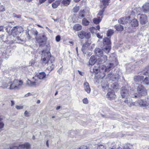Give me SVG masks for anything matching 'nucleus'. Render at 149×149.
<instances>
[{
  "instance_id": "f257e3e1",
  "label": "nucleus",
  "mask_w": 149,
  "mask_h": 149,
  "mask_svg": "<svg viewBox=\"0 0 149 149\" xmlns=\"http://www.w3.org/2000/svg\"><path fill=\"white\" fill-rule=\"evenodd\" d=\"M54 61V58L51 56L49 52H42L41 63L43 65H45L47 63L48 64L52 63Z\"/></svg>"
},
{
  "instance_id": "f03ea898",
  "label": "nucleus",
  "mask_w": 149,
  "mask_h": 149,
  "mask_svg": "<svg viewBox=\"0 0 149 149\" xmlns=\"http://www.w3.org/2000/svg\"><path fill=\"white\" fill-rule=\"evenodd\" d=\"M22 80L15 79L12 83H10L9 89L10 90H17L19 89L23 84Z\"/></svg>"
},
{
  "instance_id": "7ed1b4c3",
  "label": "nucleus",
  "mask_w": 149,
  "mask_h": 149,
  "mask_svg": "<svg viewBox=\"0 0 149 149\" xmlns=\"http://www.w3.org/2000/svg\"><path fill=\"white\" fill-rule=\"evenodd\" d=\"M103 42L104 45L103 50L106 53H109L111 47L110 39L107 37L104 38L103 39Z\"/></svg>"
},
{
  "instance_id": "20e7f679",
  "label": "nucleus",
  "mask_w": 149,
  "mask_h": 149,
  "mask_svg": "<svg viewBox=\"0 0 149 149\" xmlns=\"http://www.w3.org/2000/svg\"><path fill=\"white\" fill-rule=\"evenodd\" d=\"M99 67L100 72L104 73L109 72L114 67V65L113 63H110L106 66L104 65H99Z\"/></svg>"
},
{
  "instance_id": "39448f33",
  "label": "nucleus",
  "mask_w": 149,
  "mask_h": 149,
  "mask_svg": "<svg viewBox=\"0 0 149 149\" xmlns=\"http://www.w3.org/2000/svg\"><path fill=\"white\" fill-rule=\"evenodd\" d=\"M137 90L139 96H144L146 94V91L144 86L141 84H139L137 88Z\"/></svg>"
},
{
  "instance_id": "423d86ee",
  "label": "nucleus",
  "mask_w": 149,
  "mask_h": 149,
  "mask_svg": "<svg viewBox=\"0 0 149 149\" xmlns=\"http://www.w3.org/2000/svg\"><path fill=\"white\" fill-rule=\"evenodd\" d=\"M36 39L37 42L39 43L40 46L44 45L47 40V38L44 34L43 35L42 37L40 36Z\"/></svg>"
},
{
  "instance_id": "0eeeda50",
  "label": "nucleus",
  "mask_w": 149,
  "mask_h": 149,
  "mask_svg": "<svg viewBox=\"0 0 149 149\" xmlns=\"http://www.w3.org/2000/svg\"><path fill=\"white\" fill-rule=\"evenodd\" d=\"M121 94L123 99L122 101L124 102H127L128 100L125 97H127L128 96L129 94V91L126 89H123L121 91Z\"/></svg>"
},
{
  "instance_id": "6e6552de",
  "label": "nucleus",
  "mask_w": 149,
  "mask_h": 149,
  "mask_svg": "<svg viewBox=\"0 0 149 149\" xmlns=\"http://www.w3.org/2000/svg\"><path fill=\"white\" fill-rule=\"evenodd\" d=\"M30 144L27 143L19 145L18 147L14 146L11 149H30Z\"/></svg>"
},
{
  "instance_id": "1a4fd4ad",
  "label": "nucleus",
  "mask_w": 149,
  "mask_h": 149,
  "mask_svg": "<svg viewBox=\"0 0 149 149\" xmlns=\"http://www.w3.org/2000/svg\"><path fill=\"white\" fill-rule=\"evenodd\" d=\"M22 31V29L20 26H15L11 30L12 33L16 35H19Z\"/></svg>"
},
{
  "instance_id": "9d476101",
  "label": "nucleus",
  "mask_w": 149,
  "mask_h": 149,
  "mask_svg": "<svg viewBox=\"0 0 149 149\" xmlns=\"http://www.w3.org/2000/svg\"><path fill=\"white\" fill-rule=\"evenodd\" d=\"M108 92L107 94V96L109 100H113L115 99L116 97L114 92L113 90L111 89L108 91Z\"/></svg>"
},
{
  "instance_id": "9b49d317",
  "label": "nucleus",
  "mask_w": 149,
  "mask_h": 149,
  "mask_svg": "<svg viewBox=\"0 0 149 149\" xmlns=\"http://www.w3.org/2000/svg\"><path fill=\"white\" fill-rule=\"evenodd\" d=\"M90 44L86 42L83 45L81 50L84 54H86L88 52L90 48Z\"/></svg>"
},
{
  "instance_id": "f8f14e48",
  "label": "nucleus",
  "mask_w": 149,
  "mask_h": 149,
  "mask_svg": "<svg viewBox=\"0 0 149 149\" xmlns=\"http://www.w3.org/2000/svg\"><path fill=\"white\" fill-rule=\"evenodd\" d=\"M99 58L97 61L99 64H102L105 63L107 60V57L105 55H103Z\"/></svg>"
},
{
  "instance_id": "ddd939ff",
  "label": "nucleus",
  "mask_w": 149,
  "mask_h": 149,
  "mask_svg": "<svg viewBox=\"0 0 149 149\" xmlns=\"http://www.w3.org/2000/svg\"><path fill=\"white\" fill-rule=\"evenodd\" d=\"M130 18V16L124 17L118 20V22L120 24H126L129 21Z\"/></svg>"
},
{
  "instance_id": "4468645a",
  "label": "nucleus",
  "mask_w": 149,
  "mask_h": 149,
  "mask_svg": "<svg viewBox=\"0 0 149 149\" xmlns=\"http://www.w3.org/2000/svg\"><path fill=\"white\" fill-rule=\"evenodd\" d=\"M108 78L109 80L114 81L115 80H118L119 78L118 74L116 75H113L111 73H109L108 75Z\"/></svg>"
},
{
  "instance_id": "2eb2a0df",
  "label": "nucleus",
  "mask_w": 149,
  "mask_h": 149,
  "mask_svg": "<svg viewBox=\"0 0 149 149\" xmlns=\"http://www.w3.org/2000/svg\"><path fill=\"white\" fill-rule=\"evenodd\" d=\"M140 22L141 24H145L147 22V17L145 15H142L140 16Z\"/></svg>"
},
{
  "instance_id": "dca6fc26",
  "label": "nucleus",
  "mask_w": 149,
  "mask_h": 149,
  "mask_svg": "<svg viewBox=\"0 0 149 149\" xmlns=\"http://www.w3.org/2000/svg\"><path fill=\"white\" fill-rule=\"evenodd\" d=\"M84 87L85 91L88 93H90L91 89L89 84L87 82H85L84 84Z\"/></svg>"
},
{
  "instance_id": "f3484780",
  "label": "nucleus",
  "mask_w": 149,
  "mask_h": 149,
  "mask_svg": "<svg viewBox=\"0 0 149 149\" xmlns=\"http://www.w3.org/2000/svg\"><path fill=\"white\" fill-rule=\"evenodd\" d=\"M95 52L96 55L98 57L101 56L103 55V51L99 48H96L95 49Z\"/></svg>"
},
{
  "instance_id": "a211bd4d",
  "label": "nucleus",
  "mask_w": 149,
  "mask_h": 149,
  "mask_svg": "<svg viewBox=\"0 0 149 149\" xmlns=\"http://www.w3.org/2000/svg\"><path fill=\"white\" fill-rule=\"evenodd\" d=\"M91 72L94 73L95 74H97L98 72H100L99 66H95L93 68L91 69Z\"/></svg>"
},
{
  "instance_id": "6ab92c4d",
  "label": "nucleus",
  "mask_w": 149,
  "mask_h": 149,
  "mask_svg": "<svg viewBox=\"0 0 149 149\" xmlns=\"http://www.w3.org/2000/svg\"><path fill=\"white\" fill-rule=\"evenodd\" d=\"M110 0H102V3L103 5H101V8H104L106 6H108L110 3Z\"/></svg>"
},
{
  "instance_id": "aec40b11",
  "label": "nucleus",
  "mask_w": 149,
  "mask_h": 149,
  "mask_svg": "<svg viewBox=\"0 0 149 149\" xmlns=\"http://www.w3.org/2000/svg\"><path fill=\"white\" fill-rule=\"evenodd\" d=\"M143 10L145 13H147L149 11V3H146L142 6Z\"/></svg>"
},
{
  "instance_id": "412c9836",
  "label": "nucleus",
  "mask_w": 149,
  "mask_h": 149,
  "mask_svg": "<svg viewBox=\"0 0 149 149\" xmlns=\"http://www.w3.org/2000/svg\"><path fill=\"white\" fill-rule=\"evenodd\" d=\"M102 17H97V18H95L93 19V22L95 24H98L101 21Z\"/></svg>"
},
{
  "instance_id": "4be33fe9",
  "label": "nucleus",
  "mask_w": 149,
  "mask_h": 149,
  "mask_svg": "<svg viewBox=\"0 0 149 149\" xmlns=\"http://www.w3.org/2000/svg\"><path fill=\"white\" fill-rule=\"evenodd\" d=\"M143 78L144 77L142 76H136L134 77V80L136 82H139L143 80Z\"/></svg>"
},
{
  "instance_id": "5701e85b",
  "label": "nucleus",
  "mask_w": 149,
  "mask_h": 149,
  "mask_svg": "<svg viewBox=\"0 0 149 149\" xmlns=\"http://www.w3.org/2000/svg\"><path fill=\"white\" fill-rule=\"evenodd\" d=\"M137 105H139L141 107L147 108L149 107V103H136Z\"/></svg>"
},
{
  "instance_id": "b1692460",
  "label": "nucleus",
  "mask_w": 149,
  "mask_h": 149,
  "mask_svg": "<svg viewBox=\"0 0 149 149\" xmlns=\"http://www.w3.org/2000/svg\"><path fill=\"white\" fill-rule=\"evenodd\" d=\"M96 61V59L95 57L94 56H92L89 59V63L90 65H92L95 64Z\"/></svg>"
},
{
  "instance_id": "393cba45",
  "label": "nucleus",
  "mask_w": 149,
  "mask_h": 149,
  "mask_svg": "<svg viewBox=\"0 0 149 149\" xmlns=\"http://www.w3.org/2000/svg\"><path fill=\"white\" fill-rule=\"evenodd\" d=\"M46 76V74L44 72H40L37 74V77L40 79H43Z\"/></svg>"
},
{
  "instance_id": "a878e982",
  "label": "nucleus",
  "mask_w": 149,
  "mask_h": 149,
  "mask_svg": "<svg viewBox=\"0 0 149 149\" xmlns=\"http://www.w3.org/2000/svg\"><path fill=\"white\" fill-rule=\"evenodd\" d=\"M82 26L79 24H77L74 25L73 29L74 30L77 31L81 29Z\"/></svg>"
},
{
  "instance_id": "bb28decb",
  "label": "nucleus",
  "mask_w": 149,
  "mask_h": 149,
  "mask_svg": "<svg viewBox=\"0 0 149 149\" xmlns=\"http://www.w3.org/2000/svg\"><path fill=\"white\" fill-rule=\"evenodd\" d=\"M131 24L132 26L135 27L138 26V22L136 19H134L131 21Z\"/></svg>"
},
{
  "instance_id": "cd10ccee",
  "label": "nucleus",
  "mask_w": 149,
  "mask_h": 149,
  "mask_svg": "<svg viewBox=\"0 0 149 149\" xmlns=\"http://www.w3.org/2000/svg\"><path fill=\"white\" fill-rule=\"evenodd\" d=\"M114 28L118 31H122L123 29V26L120 24L115 25Z\"/></svg>"
},
{
  "instance_id": "c85d7f7f",
  "label": "nucleus",
  "mask_w": 149,
  "mask_h": 149,
  "mask_svg": "<svg viewBox=\"0 0 149 149\" xmlns=\"http://www.w3.org/2000/svg\"><path fill=\"white\" fill-rule=\"evenodd\" d=\"M143 73V74L149 76V66L145 68Z\"/></svg>"
},
{
  "instance_id": "c756f323",
  "label": "nucleus",
  "mask_w": 149,
  "mask_h": 149,
  "mask_svg": "<svg viewBox=\"0 0 149 149\" xmlns=\"http://www.w3.org/2000/svg\"><path fill=\"white\" fill-rule=\"evenodd\" d=\"M85 34V32L84 31H82L79 33H78V36L80 38L82 39L84 38Z\"/></svg>"
},
{
  "instance_id": "7c9ffc66",
  "label": "nucleus",
  "mask_w": 149,
  "mask_h": 149,
  "mask_svg": "<svg viewBox=\"0 0 149 149\" xmlns=\"http://www.w3.org/2000/svg\"><path fill=\"white\" fill-rule=\"evenodd\" d=\"M60 2L58 1H55L54 3H53L52 4V7L54 8H56L60 4Z\"/></svg>"
},
{
  "instance_id": "2f4dec72",
  "label": "nucleus",
  "mask_w": 149,
  "mask_h": 149,
  "mask_svg": "<svg viewBox=\"0 0 149 149\" xmlns=\"http://www.w3.org/2000/svg\"><path fill=\"white\" fill-rule=\"evenodd\" d=\"M82 23L83 25L86 26L88 25L90 22L86 18H84L82 20Z\"/></svg>"
},
{
  "instance_id": "473e14b6",
  "label": "nucleus",
  "mask_w": 149,
  "mask_h": 149,
  "mask_svg": "<svg viewBox=\"0 0 149 149\" xmlns=\"http://www.w3.org/2000/svg\"><path fill=\"white\" fill-rule=\"evenodd\" d=\"M111 88L115 89H118L119 88V85L118 83L116 82L114 83L111 85Z\"/></svg>"
},
{
  "instance_id": "72a5a7b5",
  "label": "nucleus",
  "mask_w": 149,
  "mask_h": 149,
  "mask_svg": "<svg viewBox=\"0 0 149 149\" xmlns=\"http://www.w3.org/2000/svg\"><path fill=\"white\" fill-rule=\"evenodd\" d=\"M71 0H63L62 3L65 6H67L70 3Z\"/></svg>"
},
{
  "instance_id": "f704fd0d",
  "label": "nucleus",
  "mask_w": 149,
  "mask_h": 149,
  "mask_svg": "<svg viewBox=\"0 0 149 149\" xmlns=\"http://www.w3.org/2000/svg\"><path fill=\"white\" fill-rule=\"evenodd\" d=\"M114 31L112 29H110L107 31V36L109 37L112 35Z\"/></svg>"
},
{
  "instance_id": "c9c22d12",
  "label": "nucleus",
  "mask_w": 149,
  "mask_h": 149,
  "mask_svg": "<svg viewBox=\"0 0 149 149\" xmlns=\"http://www.w3.org/2000/svg\"><path fill=\"white\" fill-rule=\"evenodd\" d=\"M143 84H144L148 85L149 84V78L146 77L143 81Z\"/></svg>"
},
{
  "instance_id": "e433bc0d",
  "label": "nucleus",
  "mask_w": 149,
  "mask_h": 149,
  "mask_svg": "<svg viewBox=\"0 0 149 149\" xmlns=\"http://www.w3.org/2000/svg\"><path fill=\"white\" fill-rule=\"evenodd\" d=\"M34 83V81H31L30 80H28L27 82V84L30 86H35Z\"/></svg>"
},
{
  "instance_id": "4c0bfd02",
  "label": "nucleus",
  "mask_w": 149,
  "mask_h": 149,
  "mask_svg": "<svg viewBox=\"0 0 149 149\" xmlns=\"http://www.w3.org/2000/svg\"><path fill=\"white\" fill-rule=\"evenodd\" d=\"M10 85V82L8 83H3L2 86V87L3 88H7Z\"/></svg>"
},
{
  "instance_id": "58836bf2",
  "label": "nucleus",
  "mask_w": 149,
  "mask_h": 149,
  "mask_svg": "<svg viewBox=\"0 0 149 149\" xmlns=\"http://www.w3.org/2000/svg\"><path fill=\"white\" fill-rule=\"evenodd\" d=\"M54 64H52L51 65H49V66L47 67V69L49 71H51L54 69Z\"/></svg>"
},
{
  "instance_id": "ea45409f",
  "label": "nucleus",
  "mask_w": 149,
  "mask_h": 149,
  "mask_svg": "<svg viewBox=\"0 0 149 149\" xmlns=\"http://www.w3.org/2000/svg\"><path fill=\"white\" fill-rule=\"evenodd\" d=\"M79 6H75L73 9V11L74 13H77L79 10Z\"/></svg>"
},
{
  "instance_id": "a19ab883",
  "label": "nucleus",
  "mask_w": 149,
  "mask_h": 149,
  "mask_svg": "<svg viewBox=\"0 0 149 149\" xmlns=\"http://www.w3.org/2000/svg\"><path fill=\"white\" fill-rule=\"evenodd\" d=\"M81 13V12H79L78 16V18L80 19H81L82 18L84 17L85 16L84 14L82 13Z\"/></svg>"
},
{
  "instance_id": "79ce46f5",
  "label": "nucleus",
  "mask_w": 149,
  "mask_h": 149,
  "mask_svg": "<svg viewBox=\"0 0 149 149\" xmlns=\"http://www.w3.org/2000/svg\"><path fill=\"white\" fill-rule=\"evenodd\" d=\"M6 36L4 35H0V38L3 41H5L6 40Z\"/></svg>"
},
{
  "instance_id": "37998d69",
  "label": "nucleus",
  "mask_w": 149,
  "mask_h": 149,
  "mask_svg": "<svg viewBox=\"0 0 149 149\" xmlns=\"http://www.w3.org/2000/svg\"><path fill=\"white\" fill-rule=\"evenodd\" d=\"M40 79H35V80L34 83L35 86L38 85L40 83L41 81L40 80Z\"/></svg>"
},
{
  "instance_id": "c03bdc74",
  "label": "nucleus",
  "mask_w": 149,
  "mask_h": 149,
  "mask_svg": "<svg viewBox=\"0 0 149 149\" xmlns=\"http://www.w3.org/2000/svg\"><path fill=\"white\" fill-rule=\"evenodd\" d=\"M90 31L92 33H93L96 32V29L94 27H92L90 28Z\"/></svg>"
},
{
  "instance_id": "a18cd8bd",
  "label": "nucleus",
  "mask_w": 149,
  "mask_h": 149,
  "mask_svg": "<svg viewBox=\"0 0 149 149\" xmlns=\"http://www.w3.org/2000/svg\"><path fill=\"white\" fill-rule=\"evenodd\" d=\"M141 8H136L134 10L133 12L134 13H138L140 12Z\"/></svg>"
},
{
  "instance_id": "49530a36",
  "label": "nucleus",
  "mask_w": 149,
  "mask_h": 149,
  "mask_svg": "<svg viewBox=\"0 0 149 149\" xmlns=\"http://www.w3.org/2000/svg\"><path fill=\"white\" fill-rule=\"evenodd\" d=\"M85 36L86 38H89L90 37V32H85Z\"/></svg>"
},
{
  "instance_id": "de8ad7c7",
  "label": "nucleus",
  "mask_w": 149,
  "mask_h": 149,
  "mask_svg": "<svg viewBox=\"0 0 149 149\" xmlns=\"http://www.w3.org/2000/svg\"><path fill=\"white\" fill-rule=\"evenodd\" d=\"M6 28L7 31L8 30V27H7V26H0V31H3V28Z\"/></svg>"
},
{
  "instance_id": "09e8293b",
  "label": "nucleus",
  "mask_w": 149,
  "mask_h": 149,
  "mask_svg": "<svg viewBox=\"0 0 149 149\" xmlns=\"http://www.w3.org/2000/svg\"><path fill=\"white\" fill-rule=\"evenodd\" d=\"M24 106L22 105V104L20 105H16L15 106V108L17 109H22L23 108Z\"/></svg>"
},
{
  "instance_id": "8fccbe9b",
  "label": "nucleus",
  "mask_w": 149,
  "mask_h": 149,
  "mask_svg": "<svg viewBox=\"0 0 149 149\" xmlns=\"http://www.w3.org/2000/svg\"><path fill=\"white\" fill-rule=\"evenodd\" d=\"M4 123L2 122H0V132L2 130L4 126Z\"/></svg>"
},
{
  "instance_id": "3c124183",
  "label": "nucleus",
  "mask_w": 149,
  "mask_h": 149,
  "mask_svg": "<svg viewBox=\"0 0 149 149\" xmlns=\"http://www.w3.org/2000/svg\"><path fill=\"white\" fill-rule=\"evenodd\" d=\"M35 63V61L34 60H32L29 63V65L31 66H33Z\"/></svg>"
},
{
  "instance_id": "603ef678",
  "label": "nucleus",
  "mask_w": 149,
  "mask_h": 149,
  "mask_svg": "<svg viewBox=\"0 0 149 149\" xmlns=\"http://www.w3.org/2000/svg\"><path fill=\"white\" fill-rule=\"evenodd\" d=\"M24 115L25 116L28 117L30 116V114L29 112H28L27 111H25L24 113Z\"/></svg>"
},
{
  "instance_id": "864d4df0",
  "label": "nucleus",
  "mask_w": 149,
  "mask_h": 149,
  "mask_svg": "<svg viewBox=\"0 0 149 149\" xmlns=\"http://www.w3.org/2000/svg\"><path fill=\"white\" fill-rule=\"evenodd\" d=\"M97 149H104V146L102 145H100L97 146Z\"/></svg>"
},
{
  "instance_id": "5fc2aeb1",
  "label": "nucleus",
  "mask_w": 149,
  "mask_h": 149,
  "mask_svg": "<svg viewBox=\"0 0 149 149\" xmlns=\"http://www.w3.org/2000/svg\"><path fill=\"white\" fill-rule=\"evenodd\" d=\"M56 40L57 42H59L61 40L60 36L59 35L57 36L56 37Z\"/></svg>"
},
{
  "instance_id": "6e6d98bb",
  "label": "nucleus",
  "mask_w": 149,
  "mask_h": 149,
  "mask_svg": "<svg viewBox=\"0 0 149 149\" xmlns=\"http://www.w3.org/2000/svg\"><path fill=\"white\" fill-rule=\"evenodd\" d=\"M104 11V10H103V8L102 9V10L100 11L98 14V15H99L100 16H101L102 17V15L103 14V12Z\"/></svg>"
},
{
  "instance_id": "4d7b16f0",
  "label": "nucleus",
  "mask_w": 149,
  "mask_h": 149,
  "mask_svg": "<svg viewBox=\"0 0 149 149\" xmlns=\"http://www.w3.org/2000/svg\"><path fill=\"white\" fill-rule=\"evenodd\" d=\"M13 17H15L19 18L21 17V15H16L15 14L13 15Z\"/></svg>"
},
{
  "instance_id": "13d9d810",
  "label": "nucleus",
  "mask_w": 149,
  "mask_h": 149,
  "mask_svg": "<svg viewBox=\"0 0 149 149\" xmlns=\"http://www.w3.org/2000/svg\"><path fill=\"white\" fill-rule=\"evenodd\" d=\"M5 10V9L3 6H0V11H3Z\"/></svg>"
},
{
  "instance_id": "bf43d9fd",
  "label": "nucleus",
  "mask_w": 149,
  "mask_h": 149,
  "mask_svg": "<svg viewBox=\"0 0 149 149\" xmlns=\"http://www.w3.org/2000/svg\"><path fill=\"white\" fill-rule=\"evenodd\" d=\"M83 102H88V100L87 98H86L82 100Z\"/></svg>"
},
{
  "instance_id": "052dcab7",
  "label": "nucleus",
  "mask_w": 149,
  "mask_h": 149,
  "mask_svg": "<svg viewBox=\"0 0 149 149\" xmlns=\"http://www.w3.org/2000/svg\"><path fill=\"white\" fill-rule=\"evenodd\" d=\"M97 36L99 38H101L102 37V36H101L99 34V33H97Z\"/></svg>"
},
{
  "instance_id": "680f3d73",
  "label": "nucleus",
  "mask_w": 149,
  "mask_h": 149,
  "mask_svg": "<svg viewBox=\"0 0 149 149\" xmlns=\"http://www.w3.org/2000/svg\"><path fill=\"white\" fill-rule=\"evenodd\" d=\"M102 84H103V82H102V88H106L108 87V85H107V84H106L105 86H104V85H103Z\"/></svg>"
},
{
  "instance_id": "e2e57ef3",
  "label": "nucleus",
  "mask_w": 149,
  "mask_h": 149,
  "mask_svg": "<svg viewBox=\"0 0 149 149\" xmlns=\"http://www.w3.org/2000/svg\"><path fill=\"white\" fill-rule=\"evenodd\" d=\"M32 94L31 93H28L26 94L25 95V97H28V96H30V95H32Z\"/></svg>"
},
{
  "instance_id": "0e129e2a",
  "label": "nucleus",
  "mask_w": 149,
  "mask_h": 149,
  "mask_svg": "<svg viewBox=\"0 0 149 149\" xmlns=\"http://www.w3.org/2000/svg\"><path fill=\"white\" fill-rule=\"evenodd\" d=\"M79 149H88L86 147L81 146Z\"/></svg>"
},
{
  "instance_id": "69168bd1",
  "label": "nucleus",
  "mask_w": 149,
  "mask_h": 149,
  "mask_svg": "<svg viewBox=\"0 0 149 149\" xmlns=\"http://www.w3.org/2000/svg\"><path fill=\"white\" fill-rule=\"evenodd\" d=\"M67 87L68 88L67 89L68 90H70L72 88L69 85H68L67 86Z\"/></svg>"
},
{
  "instance_id": "338daca9",
  "label": "nucleus",
  "mask_w": 149,
  "mask_h": 149,
  "mask_svg": "<svg viewBox=\"0 0 149 149\" xmlns=\"http://www.w3.org/2000/svg\"><path fill=\"white\" fill-rule=\"evenodd\" d=\"M96 30L97 29L98 31H99L100 29V27L99 25H98V26H97L96 27Z\"/></svg>"
},
{
  "instance_id": "774afa93",
  "label": "nucleus",
  "mask_w": 149,
  "mask_h": 149,
  "mask_svg": "<svg viewBox=\"0 0 149 149\" xmlns=\"http://www.w3.org/2000/svg\"><path fill=\"white\" fill-rule=\"evenodd\" d=\"M46 0H39V2L40 3H42L44 2Z\"/></svg>"
}]
</instances>
